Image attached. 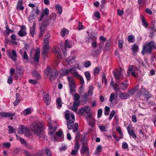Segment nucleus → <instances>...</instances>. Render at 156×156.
Here are the masks:
<instances>
[{"instance_id": "obj_41", "label": "nucleus", "mask_w": 156, "mask_h": 156, "mask_svg": "<svg viewBox=\"0 0 156 156\" xmlns=\"http://www.w3.org/2000/svg\"><path fill=\"white\" fill-rule=\"evenodd\" d=\"M128 40L129 42H134L135 41V37L132 35H129L128 37Z\"/></svg>"}, {"instance_id": "obj_38", "label": "nucleus", "mask_w": 156, "mask_h": 156, "mask_svg": "<svg viewBox=\"0 0 156 156\" xmlns=\"http://www.w3.org/2000/svg\"><path fill=\"white\" fill-rule=\"evenodd\" d=\"M72 74H73L75 77L78 78L81 75H79L76 69L73 67V71L72 72Z\"/></svg>"}, {"instance_id": "obj_56", "label": "nucleus", "mask_w": 156, "mask_h": 156, "mask_svg": "<svg viewBox=\"0 0 156 156\" xmlns=\"http://www.w3.org/2000/svg\"><path fill=\"white\" fill-rule=\"evenodd\" d=\"M75 58V56H70L68 58L66 59V61L67 62H69L70 61L73 60H74Z\"/></svg>"}, {"instance_id": "obj_58", "label": "nucleus", "mask_w": 156, "mask_h": 156, "mask_svg": "<svg viewBox=\"0 0 156 156\" xmlns=\"http://www.w3.org/2000/svg\"><path fill=\"white\" fill-rule=\"evenodd\" d=\"M3 147H6V148H9L11 146V144L9 142L4 143L2 144Z\"/></svg>"}, {"instance_id": "obj_55", "label": "nucleus", "mask_w": 156, "mask_h": 156, "mask_svg": "<svg viewBox=\"0 0 156 156\" xmlns=\"http://www.w3.org/2000/svg\"><path fill=\"white\" fill-rule=\"evenodd\" d=\"M56 102L57 103V106L59 108L61 107L62 105L61 99L60 98L57 99Z\"/></svg>"}, {"instance_id": "obj_14", "label": "nucleus", "mask_w": 156, "mask_h": 156, "mask_svg": "<svg viewBox=\"0 0 156 156\" xmlns=\"http://www.w3.org/2000/svg\"><path fill=\"white\" fill-rule=\"evenodd\" d=\"M18 35L20 37H22L26 36L27 34L26 32V28L25 26H22L21 28L18 32Z\"/></svg>"}, {"instance_id": "obj_30", "label": "nucleus", "mask_w": 156, "mask_h": 156, "mask_svg": "<svg viewBox=\"0 0 156 156\" xmlns=\"http://www.w3.org/2000/svg\"><path fill=\"white\" fill-rule=\"evenodd\" d=\"M50 20H50L51 23H53L56 20V15L55 13H52L50 15Z\"/></svg>"}, {"instance_id": "obj_28", "label": "nucleus", "mask_w": 156, "mask_h": 156, "mask_svg": "<svg viewBox=\"0 0 156 156\" xmlns=\"http://www.w3.org/2000/svg\"><path fill=\"white\" fill-rule=\"evenodd\" d=\"M139 49V48L138 45L135 44H133L132 46V50L133 53L134 54H136Z\"/></svg>"}, {"instance_id": "obj_24", "label": "nucleus", "mask_w": 156, "mask_h": 156, "mask_svg": "<svg viewBox=\"0 0 156 156\" xmlns=\"http://www.w3.org/2000/svg\"><path fill=\"white\" fill-rule=\"evenodd\" d=\"M23 2L22 0H20L18 1L16 6V9L17 10H23L24 9V7L22 5Z\"/></svg>"}, {"instance_id": "obj_61", "label": "nucleus", "mask_w": 156, "mask_h": 156, "mask_svg": "<svg viewBox=\"0 0 156 156\" xmlns=\"http://www.w3.org/2000/svg\"><path fill=\"white\" fill-rule=\"evenodd\" d=\"M62 132L60 129H59L58 131L55 134L54 137L55 139V136L56 134L58 136H61L62 134Z\"/></svg>"}, {"instance_id": "obj_9", "label": "nucleus", "mask_w": 156, "mask_h": 156, "mask_svg": "<svg viewBox=\"0 0 156 156\" xmlns=\"http://www.w3.org/2000/svg\"><path fill=\"white\" fill-rule=\"evenodd\" d=\"M39 13V11L37 8L34 9L31 12L29 17V20L30 21L31 20L35 18L37 15Z\"/></svg>"}, {"instance_id": "obj_6", "label": "nucleus", "mask_w": 156, "mask_h": 156, "mask_svg": "<svg viewBox=\"0 0 156 156\" xmlns=\"http://www.w3.org/2000/svg\"><path fill=\"white\" fill-rule=\"evenodd\" d=\"M18 133L20 134L23 133L27 137H29L31 135L30 130L26 126L21 125L18 130Z\"/></svg>"}, {"instance_id": "obj_8", "label": "nucleus", "mask_w": 156, "mask_h": 156, "mask_svg": "<svg viewBox=\"0 0 156 156\" xmlns=\"http://www.w3.org/2000/svg\"><path fill=\"white\" fill-rule=\"evenodd\" d=\"M113 74L116 80H122L123 78V73L121 69H116L114 72Z\"/></svg>"}, {"instance_id": "obj_4", "label": "nucleus", "mask_w": 156, "mask_h": 156, "mask_svg": "<svg viewBox=\"0 0 156 156\" xmlns=\"http://www.w3.org/2000/svg\"><path fill=\"white\" fill-rule=\"evenodd\" d=\"M139 70L138 67L135 66H130L127 71V76H129L131 75L135 77H137L138 76L137 72Z\"/></svg>"}, {"instance_id": "obj_48", "label": "nucleus", "mask_w": 156, "mask_h": 156, "mask_svg": "<svg viewBox=\"0 0 156 156\" xmlns=\"http://www.w3.org/2000/svg\"><path fill=\"white\" fill-rule=\"evenodd\" d=\"M140 93L141 94L143 95H147L148 93V92L144 88H142L140 90Z\"/></svg>"}, {"instance_id": "obj_16", "label": "nucleus", "mask_w": 156, "mask_h": 156, "mask_svg": "<svg viewBox=\"0 0 156 156\" xmlns=\"http://www.w3.org/2000/svg\"><path fill=\"white\" fill-rule=\"evenodd\" d=\"M90 112V109L89 106H86L81 108L80 110V113L81 115H83L84 113L89 114Z\"/></svg>"}, {"instance_id": "obj_52", "label": "nucleus", "mask_w": 156, "mask_h": 156, "mask_svg": "<svg viewBox=\"0 0 156 156\" xmlns=\"http://www.w3.org/2000/svg\"><path fill=\"white\" fill-rule=\"evenodd\" d=\"M8 128H9L8 133H13L15 130L11 126H8Z\"/></svg>"}, {"instance_id": "obj_19", "label": "nucleus", "mask_w": 156, "mask_h": 156, "mask_svg": "<svg viewBox=\"0 0 156 156\" xmlns=\"http://www.w3.org/2000/svg\"><path fill=\"white\" fill-rule=\"evenodd\" d=\"M40 55V51L37 49L34 54L33 58L35 62H38Z\"/></svg>"}, {"instance_id": "obj_46", "label": "nucleus", "mask_w": 156, "mask_h": 156, "mask_svg": "<svg viewBox=\"0 0 156 156\" xmlns=\"http://www.w3.org/2000/svg\"><path fill=\"white\" fill-rule=\"evenodd\" d=\"M70 91L71 93H73L75 91V85H69Z\"/></svg>"}, {"instance_id": "obj_39", "label": "nucleus", "mask_w": 156, "mask_h": 156, "mask_svg": "<svg viewBox=\"0 0 156 156\" xmlns=\"http://www.w3.org/2000/svg\"><path fill=\"white\" fill-rule=\"evenodd\" d=\"M101 150L102 147L100 145H98L96 148L94 154H100L101 152Z\"/></svg>"}, {"instance_id": "obj_53", "label": "nucleus", "mask_w": 156, "mask_h": 156, "mask_svg": "<svg viewBox=\"0 0 156 156\" xmlns=\"http://www.w3.org/2000/svg\"><path fill=\"white\" fill-rule=\"evenodd\" d=\"M80 98V96L77 93H75L74 94V97L73 98V100L74 101H79V100Z\"/></svg>"}, {"instance_id": "obj_22", "label": "nucleus", "mask_w": 156, "mask_h": 156, "mask_svg": "<svg viewBox=\"0 0 156 156\" xmlns=\"http://www.w3.org/2000/svg\"><path fill=\"white\" fill-rule=\"evenodd\" d=\"M87 134L85 133L82 135L81 142L83 144V145L84 144H87Z\"/></svg>"}, {"instance_id": "obj_40", "label": "nucleus", "mask_w": 156, "mask_h": 156, "mask_svg": "<svg viewBox=\"0 0 156 156\" xmlns=\"http://www.w3.org/2000/svg\"><path fill=\"white\" fill-rule=\"evenodd\" d=\"M32 76L35 78H36L37 79H39L41 78L40 75L36 71H34L32 73Z\"/></svg>"}, {"instance_id": "obj_7", "label": "nucleus", "mask_w": 156, "mask_h": 156, "mask_svg": "<svg viewBox=\"0 0 156 156\" xmlns=\"http://www.w3.org/2000/svg\"><path fill=\"white\" fill-rule=\"evenodd\" d=\"M6 53L9 58L12 59L13 61H16L17 55L14 50H8L6 51Z\"/></svg>"}, {"instance_id": "obj_57", "label": "nucleus", "mask_w": 156, "mask_h": 156, "mask_svg": "<svg viewBox=\"0 0 156 156\" xmlns=\"http://www.w3.org/2000/svg\"><path fill=\"white\" fill-rule=\"evenodd\" d=\"M115 93H112L110 96L109 98V101L112 102V101L115 99Z\"/></svg>"}, {"instance_id": "obj_5", "label": "nucleus", "mask_w": 156, "mask_h": 156, "mask_svg": "<svg viewBox=\"0 0 156 156\" xmlns=\"http://www.w3.org/2000/svg\"><path fill=\"white\" fill-rule=\"evenodd\" d=\"M97 37L94 33H92L86 39V41L88 43H91L93 48L96 47L97 45L96 42Z\"/></svg>"}, {"instance_id": "obj_27", "label": "nucleus", "mask_w": 156, "mask_h": 156, "mask_svg": "<svg viewBox=\"0 0 156 156\" xmlns=\"http://www.w3.org/2000/svg\"><path fill=\"white\" fill-rule=\"evenodd\" d=\"M49 51V49L43 48V51L42 55L44 60H45L48 57Z\"/></svg>"}, {"instance_id": "obj_43", "label": "nucleus", "mask_w": 156, "mask_h": 156, "mask_svg": "<svg viewBox=\"0 0 156 156\" xmlns=\"http://www.w3.org/2000/svg\"><path fill=\"white\" fill-rule=\"evenodd\" d=\"M116 130L119 133L120 136V138H123V133L121 128L119 127H117L116 128Z\"/></svg>"}, {"instance_id": "obj_44", "label": "nucleus", "mask_w": 156, "mask_h": 156, "mask_svg": "<svg viewBox=\"0 0 156 156\" xmlns=\"http://www.w3.org/2000/svg\"><path fill=\"white\" fill-rule=\"evenodd\" d=\"M101 70L100 68L99 67H96L94 70V74L95 76H97L98 75Z\"/></svg>"}, {"instance_id": "obj_12", "label": "nucleus", "mask_w": 156, "mask_h": 156, "mask_svg": "<svg viewBox=\"0 0 156 156\" xmlns=\"http://www.w3.org/2000/svg\"><path fill=\"white\" fill-rule=\"evenodd\" d=\"M89 148L87 144L82 145L80 150V152L82 154H84L86 153L88 155L89 153Z\"/></svg>"}, {"instance_id": "obj_18", "label": "nucleus", "mask_w": 156, "mask_h": 156, "mask_svg": "<svg viewBox=\"0 0 156 156\" xmlns=\"http://www.w3.org/2000/svg\"><path fill=\"white\" fill-rule=\"evenodd\" d=\"M48 128L49 129L50 131L49 133L50 134L53 135L56 129L57 128V127L56 126L53 127L51 123H49L48 124Z\"/></svg>"}, {"instance_id": "obj_3", "label": "nucleus", "mask_w": 156, "mask_h": 156, "mask_svg": "<svg viewBox=\"0 0 156 156\" xmlns=\"http://www.w3.org/2000/svg\"><path fill=\"white\" fill-rule=\"evenodd\" d=\"M45 73L49 77L51 80H55L58 76V72L55 69L51 70V69L48 67L47 68L45 71Z\"/></svg>"}, {"instance_id": "obj_31", "label": "nucleus", "mask_w": 156, "mask_h": 156, "mask_svg": "<svg viewBox=\"0 0 156 156\" xmlns=\"http://www.w3.org/2000/svg\"><path fill=\"white\" fill-rule=\"evenodd\" d=\"M72 47V45L71 44L70 41L68 40H66L64 43V48H70Z\"/></svg>"}, {"instance_id": "obj_15", "label": "nucleus", "mask_w": 156, "mask_h": 156, "mask_svg": "<svg viewBox=\"0 0 156 156\" xmlns=\"http://www.w3.org/2000/svg\"><path fill=\"white\" fill-rule=\"evenodd\" d=\"M86 115V118L87 119H89V125L91 127H93L95 123V120L94 119L91 117V115L89 114H87Z\"/></svg>"}, {"instance_id": "obj_51", "label": "nucleus", "mask_w": 156, "mask_h": 156, "mask_svg": "<svg viewBox=\"0 0 156 156\" xmlns=\"http://www.w3.org/2000/svg\"><path fill=\"white\" fill-rule=\"evenodd\" d=\"M128 86V85L126 83L123 82L121 85V87L122 89L123 90H126Z\"/></svg>"}, {"instance_id": "obj_21", "label": "nucleus", "mask_w": 156, "mask_h": 156, "mask_svg": "<svg viewBox=\"0 0 156 156\" xmlns=\"http://www.w3.org/2000/svg\"><path fill=\"white\" fill-rule=\"evenodd\" d=\"M73 70V67L70 68L69 69H65L63 70H61L60 72L61 74L62 75H65L67 74L70 72H72Z\"/></svg>"}, {"instance_id": "obj_29", "label": "nucleus", "mask_w": 156, "mask_h": 156, "mask_svg": "<svg viewBox=\"0 0 156 156\" xmlns=\"http://www.w3.org/2000/svg\"><path fill=\"white\" fill-rule=\"evenodd\" d=\"M94 48L92 51V53L93 55H96L98 54L101 51V48L99 47L98 48L96 49V47Z\"/></svg>"}, {"instance_id": "obj_32", "label": "nucleus", "mask_w": 156, "mask_h": 156, "mask_svg": "<svg viewBox=\"0 0 156 156\" xmlns=\"http://www.w3.org/2000/svg\"><path fill=\"white\" fill-rule=\"evenodd\" d=\"M43 99L46 104L48 105L50 103V98L48 94H46L44 95L43 96Z\"/></svg>"}, {"instance_id": "obj_17", "label": "nucleus", "mask_w": 156, "mask_h": 156, "mask_svg": "<svg viewBox=\"0 0 156 156\" xmlns=\"http://www.w3.org/2000/svg\"><path fill=\"white\" fill-rule=\"evenodd\" d=\"M42 12L40 18L39 19V21H40L42 20V18L44 16H48L49 13V10L47 8L42 10Z\"/></svg>"}, {"instance_id": "obj_36", "label": "nucleus", "mask_w": 156, "mask_h": 156, "mask_svg": "<svg viewBox=\"0 0 156 156\" xmlns=\"http://www.w3.org/2000/svg\"><path fill=\"white\" fill-rule=\"evenodd\" d=\"M67 79L69 83V85H75L74 82L75 80L74 78L73 77L69 76H68Z\"/></svg>"}, {"instance_id": "obj_35", "label": "nucleus", "mask_w": 156, "mask_h": 156, "mask_svg": "<svg viewBox=\"0 0 156 156\" xmlns=\"http://www.w3.org/2000/svg\"><path fill=\"white\" fill-rule=\"evenodd\" d=\"M55 55L58 56L60 57L61 55V53L59 48L56 47L55 48L54 50L53 51Z\"/></svg>"}, {"instance_id": "obj_13", "label": "nucleus", "mask_w": 156, "mask_h": 156, "mask_svg": "<svg viewBox=\"0 0 156 156\" xmlns=\"http://www.w3.org/2000/svg\"><path fill=\"white\" fill-rule=\"evenodd\" d=\"M0 115L3 117H10L11 120L12 119V117L14 116L15 113H11L10 112H1L0 113Z\"/></svg>"}, {"instance_id": "obj_49", "label": "nucleus", "mask_w": 156, "mask_h": 156, "mask_svg": "<svg viewBox=\"0 0 156 156\" xmlns=\"http://www.w3.org/2000/svg\"><path fill=\"white\" fill-rule=\"evenodd\" d=\"M85 75L87 78V81H90L91 79L90 75L88 71L85 72Z\"/></svg>"}, {"instance_id": "obj_64", "label": "nucleus", "mask_w": 156, "mask_h": 156, "mask_svg": "<svg viewBox=\"0 0 156 156\" xmlns=\"http://www.w3.org/2000/svg\"><path fill=\"white\" fill-rule=\"evenodd\" d=\"M123 43V41L122 40H120L119 41L118 46L119 48L121 49L122 48Z\"/></svg>"}, {"instance_id": "obj_42", "label": "nucleus", "mask_w": 156, "mask_h": 156, "mask_svg": "<svg viewBox=\"0 0 156 156\" xmlns=\"http://www.w3.org/2000/svg\"><path fill=\"white\" fill-rule=\"evenodd\" d=\"M129 134L130 136V138L132 137L134 139L136 138L137 137L135 133L133 131V130H132L130 132H129V133H128Z\"/></svg>"}, {"instance_id": "obj_37", "label": "nucleus", "mask_w": 156, "mask_h": 156, "mask_svg": "<svg viewBox=\"0 0 156 156\" xmlns=\"http://www.w3.org/2000/svg\"><path fill=\"white\" fill-rule=\"evenodd\" d=\"M48 40H47L46 39H44V43L43 44V48L46 49H49Z\"/></svg>"}, {"instance_id": "obj_33", "label": "nucleus", "mask_w": 156, "mask_h": 156, "mask_svg": "<svg viewBox=\"0 0 156 156\" xmlns=\"http://www.w3.org/2000/svg\"><path fill=\"white\" fill-rule=\"evenodd\" d=\"M69 32V31L67 29L63 28L62 29L61 32V35L62 37H65L68 34Z\"/></svg>"}, {"instance_id": "obj_45", "label": "nucleus", "mask_w": 156, "mask_h": 156, "mask_svg": "<svg viewBox=\"0 0 156 156\" xmlns=\"http://www.w3.org/2000/svg\"><path fill=\"white\" fill-rule=\"evenodd\" d=\"M141 19L142 22V25L145 27H146L147 26V23L146 22V20L143 16H141Z\"/></svg>"}, {"instance_id": "obj_20", "label": "nucleus", "mask_w": 156, "mask_h": 156, "mask_svg": "<svg viewBox=\"0 0 156 156\" xmlns=\"http://www.w3.org/2000/svg\"><path fill=\"white\" fill-rule=\"evenodd\" d=\"M75 119H70L67 121V126L68 129L71 130L73 128L74 125Z\"/></svg>"}, {"instance_id": "obj_11", "label": "nucleus", "mask_w": 156, "mask_h": 156, "mask_svg": "<svg viewBox=\"0 0 156 156\" xmlns=\"http://www.w3.org/2000/svg\"><path fill=\"white\" fill-rule=\"evenodd\" d=\"M65 116L66 119L68 121L70 119H75L74 115L68 110H66L65 112Z\"/></svg>"}, {"instance_id": "obj_10", "label": "nucleus", "mask_w": 156, "mask_h": 156, "mask_svg": "<svg viewBox=\"0 0 156 156\" xmlns=\"http://www.w3.org/2000/svg\"><path fill=\"white\" fill-rule=\"evenodd\" d=\"M49 25V23H45L42 24L40 27V32L39 34V37L40 38L42 37L44 35V31L45 30V27Z\"/></svg>"}, {"instance_id": "obj_59", "label": "nucleus", "mask_w": 156, "mask_h": 156, "mask_svg": "<svg viewBox=\"0 0 156 156\" xmlns=\"http://www.w3.org/2000/svg\"><path fill=\"white\" fill-rule=\"evenodd\" d=\"M78 79L80 80V84L81 85V86H83L84 83V81L83 77L81 76Z\"/></svg>"}, {"instance_id": "obj_63", "label": "nucleus", "mask_w": 156, "mask_h": 156, "mask_svg": "<svg viewBox=\"0 0 156 156\" xmlns=\"http://www.w3.org/2000/svg\"><path fill=\"white\" fill-rule=\"evenodd\" d=\"M13 78L11 76H9L7 80V83L9 84H11L12 83Z\"/></svg>"}, {"instance_id": "obj_25", "label": "nucleus", "mask_w": 156, "mask_h": 156, "mask_svg": "<svg viewBox=\"0 0 156 156\" xmlns=\"http://www.w3.org/2000/svg\"><path fill=\"white\" fill-rule=\"evenodd\" d=\"M31 112V109L30 108H27V109L23 111L22 112L21 114L23 116H25L30 114Z\"/></svg>"}, {"instance_id": "obj_47", "label": "nucleus", "mask_w": 156, "mask_h": 156, "mask_svg": "<svg viewBox=\"0 0 156 156\" xmlns=\"http://www.w3.org/2000/svg\"><path fill=\"white\" fill-rule=\"evenodd\" d=\"M56 10H58V12L59 14H61L62 12V9L61 6L59 4H57L56 6Z\"/></svg>"}, {"instance_id": "obj_54", "label": "nucleus", "mask_w": 156, "mask_h": 156, "mask_svg": "<svg viewBox=\"0 0 156 156\" xmlns=\"http://www.w3.org/2000/svg\"><path fill=\"white\" fill-rule=\"evenodd\" d=\"M78 129V124L76 123H75L74 126L73 127V133H75L77 131Z\"/></svg>"}, {"instance_id": "obj_34", "label": "nucleus", "mask_w": 156, "mask_h": 156, "mask_svg": "<svg viewBox=\"0 0 156 156\" xmlns=\"http://www.w3.org/2000/svg\"><path fill=\"white\" fill-rule=\"evenodd\" d=\"M35 27L36 24L35 23H34L32 27L30 28V35L32 37H34V34Z\"/></svg>"}, {"instance_id": "obj_60", "label": "nucleus", "mask_w": 156, "mask_h": 156, "mask_svg": "<svg viewBox=\"0 0 156 156\" xmlns=\"http://www.w3.org/2000/svg\"><path fill=\"white\" fill-rule=\"evenodd\" d=\"M115 113V112L114 110H113L112 111V112H111L110 114V116L109 117V120H111L112 119V118L113 117Z\"/></svg>"}, {"instance_id": "obj_1", "label": "nucleus", "mask_w": 156, "mask_h": 156, "mask_svg": "<svg viewBox=\"0 0 156 156\" xmlns=\"http://www.w3.org/2000/svg\"><path fill=\"white\" fill-rule=\"evenodd\" d=\"M44 125L41 122H35L33 123L30 128L32 131L37 136L41 134Z\"/></svg>"}, {"instance_id": "obj_23", "label": "nucleus", "mask_w": 156, "mask_h": 156, "mask_svg": "<svg viewBox=\"0 0 156 156\" xmlns=\"http://www.w3.org/2000/svg\"><path fill=\"white\" fill-rule=\"evenodd\" d=\"M130 95L129 94L125 93H121L119 94V98L122 99H126L128 98Z\"/></svg>"}, {"instance_id": "obj_2", "label": "nucleus", "mask_w": 156, "mask_h": 156, "mask_svg": "<svg viewBox=\"0 0 156 156\" xmlns=\"http://www.w3.org/2000/svg\"><path fill=\"white\" fill-rule=\"evenodd\" d=\"M152 48L156 50V45L153 41H150L143 46L141 53L144 55L146 53H151Z\"/></svg>"}, {"instance_id": "obj_62", "label": "nucleus", "mask_w": 156, "mask_h": 156, "mask_svg": "<svg viewBox=\"0 0 156 156\" xmlns=\"http://www.w3.org/2000/svg\"><path fill=\"white\" fill-rule=\"evenodd\" d=\"M61 48L62 51L63 52V54L64 55L65 57H66L67 56V54L66 52V48H64V46L63 45H61Z\"/></svg>"}, {"instance_id": "obj_50", "label": "nucleus", "mask_w": 156, "mask_h": 156, "mask_svg": "<svg viewBox=\"0 0 156 156\" xmlns=\"http://www.w3.org/2000/svg\"><path fill=\"white\" fill-rule=\"evenodd\" d=\"M74 148L75 149H76L78 151L79 149L80 145L77 140H75Z\"/></svg>"}, {"instance_id": "obj_26", "label": "nucleus", "mask_w": 156, "mask_h": 156, "mask_svg": "<svg viewBox=\"0 0 156 156\" xmlns=\"http://www.w3.org/2000/svg\"><path fill=\"white\" fill-rule=\"evenodd\" d=\"M79 105V101H74L73 106L71 107V109L73 111L76 112Z\"/></svg>"}]
</instances>
